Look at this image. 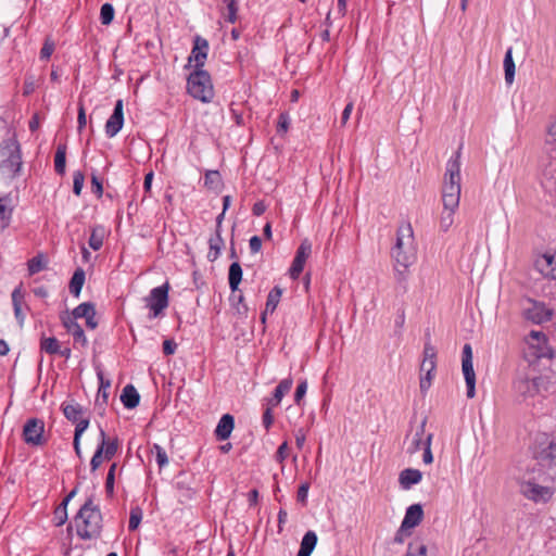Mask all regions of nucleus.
<instances>
[{"mask_svg":"<svg viewBox=\"0 0 556 556\" xmlns=\"http://www.w3.org/2000/svg\"><path fill=\"white\" fill-rule=\"evenodd\" d=\"M177 344L173 340H165L163 342V352L165 355H173L176 352Z\"/></svg>","mask_w":556,"mask_h":556,"instance_id":"64","label":"nucleus"},{"mask_svg":"<svg viewBox=\"0 0 556 556\" xmlns=\"http://www.w3.org/2000/svg\"><path fill=\"white\" fill-rule=\"evenodd\" d=\"M47 268V260L43 254H38L30 258L27 263L28 274L30 276Z\"/></svg>","mask_w":556,"mask_h":556,"instance_id":"37","label":"nucleus"},{"mask_svg":"<svg viewBox=\"0 0 556 556\" xmlns=\"http://www.w3.org/2000/svg\"><path fill=\"white\" fill-rule=\"evenodd\" d=\"M124 103L122 99L115 102L114 111L105 123V134L109 138L116 136L124 125Z\"/></svg>","mask_w":556,"mask_h":556,"instance_id":"16","label":"nucleus"},{"mask_svg":"<svg viewBox=\"0 0 556 556\" xmlns=\"http://www.w3.org/2000/svg\"><path fill=\"white\" fill-rule=\"evenodd\" d=\"M242 279V268L239 263L235 262L229 267V286L235 291Z\"/></svg>","mask_w":556,"mask_h":556,"instance_id":"38","label":"nucleus"},{"mask_svg":"<svg viewBox=\"0 0 556 556\" xmlns=\"http://www.w3.org/2000/svg\"><path fill=\"white\" fill-rule=\"evenodd\" d=\"M422 473L418 469L406 468L400 472L399 482L402 489L408 490L421 481Z\"/></svg>","mask_w":556,"mask_h":556,"instance_id":"24","label":"nucleus"},{"mask_svg":"<svg viewBox=\"0 0 556 556\" xmlns=\"http://www.w3.org/2000/svg\"><path fill=\"white\" fill-rule=\"evenodd\" d=\"M554 480L544 473L526 468L518 477L519 491L529 501L546 503L554 495V489L547 483Z\"/></svg>","mask_w":556,"mask_h":556,"instance_id":"2","label":"nucleus"},{"mask_svg":"<svg viewBox=\"0 0 556 556\" xmlns=\"http://www.w3.org/2000/svg\"><path fill=\"white\" fill-rule=\"evenodd\" d=\"M89 422H90V416H86L85 418L83 419H79L78 421L74 422L75 424V431H74V439H79L81 438L83 433L87 430V428L89 427Z\"/></svg>","mask_w":556,"mask_h":556,"instance_id":"50","label":"nucleus"},{"mask_svg":"<svg viewBox=\"0 0 556 556\" xmlns=\"http://www.w3.org/2000/svg\"><path fill=\"white\" fill-rule=\"evenodd\" d=\"M168 283L153 288L146 299L150 309L149 318H156L168 306Z\"/></svg>","mask_w":556,"mask_h":556,"instance_id":"10","label":"nucleus"},{"mask_svg":"<svg viewBox=\"0 0 556 556\" xmlns=\"http://www.w3.org/2000/svg\"><path fill=\"white\" fill-rule=\"evenodd\" d=\"M553 311L544 303L531 301V306L525 311V317L534 324H542L552 318Z\"/></svg>","mask_w":556,"mask_h":556,"instance_id":"17","label":"nucleus"},{"mask_svg":"<svg viewBox=\"0 0 556 556\" xmlns=\"http://www.w3.org/2000/svg\"><path fill=\"white\" fill-rule=\"evenodd\" d=\"M308 489H309V484L307 482L302 483L299 486L298 494H296V497H298L299 502H301V503H305L306 502L307 494H308Z\"/></svg>","mask_w":556,"mask_h":556,"instance_id":"62","label":"nucleus"},{"mask_svg":"<svg viewBox=\"0 0 556 556\" xmlns=\"http://www.w3.org/2000/svg\"><path fill=\"white\" fill-rule=\"evenodd\" d=\"M432 437H433L432 433H428L427 434L426 443H425V446L422 447V450H424L422 460L427 465H429V464H431L433 462V455H432V452H431Z\"/></svg>","mask_w":556,"mask_h":556,"instance_id":"52","label":"nucleus"},{"mask_svg":"<svg viewBox=\"0 0 556 556\" xmlns=\"http://www.w3.org/2000/svg\"><path fill=\"white\" fill-rule=\"evenodd\" d=\"M77 124H78L79 132L85 128V126L87 124L85 108L81 103L79 104V108H78Z\"/></svg>","mask_w":556,"mask_h":556,"instance_id":"61","label":"nucleus"},{"mask_svg":"<svg viewBox=\"0 0 556 556\" xmlns=\"http://www.w3.org/2000/svg\"><path fill=\"white\" fill-rule=\"evenodd\" d=\"M235 429V417L230 414H225L219 419L214 435L218 441H225L229 439Z\"/></svg>","mask_w":556,"mask_h":556,"instance_id":"23","label":"nucleus"},{"mask_svg":"<svg viewBox=\"0 0 556 556\" xmlns=\"http://www.w3.org/2000/svg\"><path fill=\"white\" fill-rule=\"evenodd\" d=\"M11 298H12L13 308H16V307L23 308V306L25 305V293L23 291L22 285L17 286L13 290Z\"/></svg>","mask_w":556,"mask_h":556,"instance_id":"44","label":"nucleus"},{"mask_svg":"<svg viewBox=\"0 0 556 556\" xmlns=\"http://www.w3.org/2000/svg\"><path fill=\"white\" fill-rule=\"evenodd\" d=\"M85 176L80 170H76L73 174V192L75 195H80L84 187Z\"/></svg>","mask_w":556,"mask_h":556,"instance_id":"49","label":"nucleus"},{"mask_svg":"<svg viewBox=\"0 0 556 556\" xmlns=\"http://www.w3.org/2000/svg\"><path fill=\"white\" fill-rule=\"evenodd\" d=\"M208 42L206 39L195 36L192 51L188 58V64L186 67L193 68L192 71L203 70L207 58L206 48Z\"/></svg>","mask_w":556,"mask_h":556,"instance_id":"13","label":"nucleus"},{"mask_svg":"<svg viewBox=\"0 0 556 556\" xmlns=\"http://www.w3.org/2000/svg\"><path fill=\"white\" fill-rule=\"evenodd\" d=\"M531 356L535 358H552L553 351L547 344L546 336L541 331H531L527 338Z\"/></svg>","mask_w":556,"mask_h":556,"instance_id":"12","label":"nucleus"},{"mask_svg":"<svg viewBox=\"0 0 556 556\" xmlns=\"http://www.w3.org/2000/svg\"><path fill=\"white\" fill-rule=\"evenodd\" d=\"M207 84L208 73L205 70L192 71L187 78V91L192 98L206 103L208 102L206 96Z\"/></svg>","mask_w":556,"mask_h":556,"instance_id":"8","label":"nucleus"},{"mask_svg":"<svg viewBox=\"0 0 556 556\" xmlns=\"http://www.w3.org/2000/svg\"><path fill=\"white\" fill-rule=\"evenodd\" d=\"M121 401L126 408L131 409L139 405L140 395L132 384H127L123 389Z\"/></svg>","mask_w":556,"mask_h":556,"instance_id":"26","label":"nucleus"},{"mask_svg":"<svg viewBox=\"0 0 556 556\" xmlns=\"http://www.w3.org/2000/svg\"><path fill=\"white\" fill-rule=\"evenodd\" d=\"M70 318H74L75 321L79 318L86 319V326L89 329H96L98 326V321L96 320V308L94 304L91 302L80 303L77 307H75L70 315Z\"/></svg>","mask_w":556,"mask_h":556,"instance_id":"18","label":"nucleus"},{"mask_svg":"<svg viewBox=\"0 0 556 556\" xmlns=\"http://www.w3.org/2000/svg\"><path fill=\"white\" fill-rule=\"evenodd\" d=\"M238 7L236 0H223L222 15L225 21L235 23L237 20Z\"/></svg>","mask_w":556,"mask_h":556,"instance_id":"35","label":"nucleus"},{"mask_svg":"<svg viewBox=\"0 0 556 556\" xmlns=\"http://www.w3.org/2000/svg\"><path fill=\"white\" fill-rule=\"evenodd\" d=\"M250 250L253 254L258 253L262 249V240L258 236H253L249 241Z\"/></svg>","mask_w":556,"mask_h":556,"instance_id":"63","label":"nucleus"},{"mask_svg":"<svg viewBox=\"0 0 556 556\" xmlns=\"http://www.w3.org/2000/svg\"><path fill=\"white\" fill-rule=\"evenodd\" d=\"M292 384V378H286L279 382L274 392V394L276 395V402H281L283 395L291 390Z\"/></svg>","mask_w":556,"mask_h":556,"instance_id":"39","label":"nucleus"},{"mask_svg":"<svg viewBox=\"0 0 556 556\" xmlns=\"http://www.w3.org/2000/svg\"><path fill=\"white\" fill-rule=\"evenodd\" d=\"M223 187L220 175L217 170H211V189L220 190Z\"/></svg>","mask_w":556,"mask_h":556,"instance_id":"60","label":"nucleus"},{"mask_svg":"<svg viewBox=\"0 0 556 556\" xmlns=\"http://www.w3.org/2000/svg\"><path fill=\"white\" fill-rule=\"evenodd\" d=\"M460 149L447 161L442 185L443 206L458 207L460 201Z\"/></svg>","mask_w":556,"mask_h":556,"instance_id":"4","label":"nucleus"},{"mask_svg":"<svg viewBox=\"0 0 556 556\" xmlns=\"http://www.w3.org/2000/svg\"><path fill=\"white\" fill-rule=\"evenodd\" d=\"M281 290L275 287L267 296L266 311L274 312L280 301Z\"/></svg>","mask_w":556,"mask_h":556,"instance_id":"42","label":"nucleus"},{"mask_svg":"<svg viewBox=\"0 0 556 556\" xmlns=\"http://www.w3.org/2000/svg\"><path fill=\"white\" fill-rule=\"evenodd\" d=\"M65 418L72 424L89 415L88 409L74 401L64 402L61 405Z\"/></svg>","mask_w":556,"mask_h":556,"instance_id":"22","label":"nucleus"},{"mask_svg":"<svg viewBox=\"0 0 556 556\" xmlns=\"http://www.w3.org/2000/svg\"><path fill=\"white\" fill-rule=\"evenodd\" d=\"M23 440L26 444L41 446L47 443L45 438V422L39 418H29L23 427Z\"/></svg>","mask_w":556,"mask_h":556,"instance_id":"9","label":"nucleus"},{"mask_svg":"<svg viewBox=\"0 0 556 556\" xmlns=\"http://www.w3.org/2000/svg\"><path fill=\"white\" fill-rule=\"evenodd\" d=\"M546 377L534 375L528 370L519 372L514 380V392L522 401H528L547 390Z\"/></svg>","mask_w":556,"mask_h":556,"instance_id":"6","label":"nucleus"},{"mask_svg":"<svg viewBox=\"0 0 556 556\" xmlns=\"http://www.w3.org/2000/svg\"><path fill=\"white\" fill-rule=\"evenodd\" d=\"M534 463L527 468L556 479V442L535 445L532 450Z\"/></svg>","mask_w":556,"mask_h":556,"instance_id":"7","label":"nucleus"},{"mask_svg":"<svg viewBox=\"0 0 556 556\" xmlns=\"http://www.w3.org/2000/svg\"><path fill=\"white\" fill-rule=\"evenodd\" d=\"M104 443L99 444L91 460H90V467L92 471H96L102 464L104 458Z\"/></svg>","mask_w":556,"mask_h":556,"instance_id":"46","label":"nucleus"},{"mask_svg":"<svg viewBox=\"0 0 556 556\" xmlns=\"http://www.w3.org/2000/svg\"><path fill=\"white\" fill-rule=\"evenodd\" d=\"M22 151L16 136L5 138L0 143V174L8 179H14L22 169Z\"/></svg>","mask_w":556,"mask_h":556,"instance_id":"5","label":"nucleus"},{"mask_svg":"<svg viewBox=\"0 0 556 556\" xmlns=\"http://www.w3.org/2000/svg\"><path fill=\"white\" fill-rule=\"evenodd\" d=\"M91 190L98 198L103 194L102 181L96 175L91 177Z\"/></svg>","mask_w":556,"mask_h":556,"instance_id":"58","label":"nucleus"},{"mask_svg":"<svg viewBox=\"0 0 556 556\" xmlns=\"http://www.w3.org/2000/svg\"><path fill=\"white\" fill-rule=\"evenodd\" d=\"M437 368V351L429 342L424 346V359L420 365V372H434Z\"/></svg>","mask_w":556,"mask_h":556,"instance_id":"25","label":"nucleus"},{"mask_svg":"<svg viewBox=\"0 0 556 556\" xmlns=\"http://www.w3.org/2000/svg\"><path fill=\"white\" fill-rule=\"evenodd\" d=\"M458 207L443 206L439 219V227L442 231L446 232L454 224V215Z\"/></svg>","mask_w":556,"mask_h":556,"instance_id":"32","label":"nucleus"},{"mask_svg":"<svg viewBox=\"0 0 556 556\" xmlns=\"http://www.w3.org/2000/svg\"><path fill=\"white\" fill-rule=\"evenodd\" d=\"M36 89L35 79L33 76H27L24 81L23 94L29 96Z\"/></svg>","mask_w":556,"mask_h":556,"instance_id":"59","label":"nucleus"},{"mask_svg":"<svg viewBox=\"0 0 556 556\" xmlns=\"http://www.w3.org/2000/svg\"><path fill=\"white\" fill-rule=\"evenodd\" d=\"M462 370L467 387V397L472 399L476 394V374L472 365V349L466 343L462 354Z\"/></svg>","mask_w":556,"mask_h":556,"instance_id":"11","label":"nucleus"},{"mask_svg":"<svg viewBox=\"0 0 556 556\" xmlns=\"http://www.w3.org/2000/svg\"><path fill=\"white\" fill-rule=\"evenodd\" d=\"M391 256L394 262V278L406 291L409 267L416 261L414 232L409 224L397 229L396 241L392 248Z\"/></svg>","mask_w":556,"mask_h":556,"instance_id":"1","label":"nucleus"},{"mask_svg":"<svg viewBox=\"0 0 556 556\" xmlns=\"http://www.w3.org/2000/svg\"><path fill=\"white\" fill-rule=\"evenodd\" d=\"M433 377H434V372H432V371L424 372V374L420 372V391H421V393H426L429 390V388L431 387Z\"/></svg>","mask_w":556,"mask_h":556,"instance_id":"54","label":"nucleus"},{"mask_svg":"<svg viewBox=\"0 0 556 556\" xmlns=\"http://www.w3.org/2000/svg\"><path fill=\"white\" fill-rule=\"evenodd\" d=\"M66 144H59L54 155V169L59 175L65 174Z\"/></svg>","mask_w":556,"mask_h":556,"instance_id":"34","label":"nucleus"},{"mask_svg":"<svg viewBox=\"0 0 556 556\" xmlns=\"http://www.w3.org/2000/svg\"><path fill=\"white\" fill-rule=\"evenodd\" d=\"M142 520V509L139 506H135L130 509L128 529L135 531L138 529Z\"/></svg>","mask_w":556,"mask_h":556,"instance_id":"40","label":"nucleus"},{"mask_svg":"<svg viewBox=\"0 0 556 556\" xmlns=\"http://www.w3.org/2000/svg\"><path fill=\"white\" fill-rule=\"evenodd\" d=\"M99 437H100V444L104 443V458L106 460L112 459L118 450V439L114 438L113 440H108L105 431L102 427H99Z\"/></svg>","mask_w":556,"mask_h":556,"instance_id":"27","label":"nucleus"},{"mask_svg":"<svg viewBox=\"0 0 556 556\" xmlns=\"http://www.w3.org/2000/svg\"><path fill=\"white\" fill-rule=\"evenodd\" d=\"M426 424L427 420L424 419L415 429V432L408 438V446H407V453L414 454L421 450L425 446L426 443Z\"/></svg>","mask_w":556,"mask_h":556,"instance_id":"21","label":"nucleus"},{"mask_svg":"<svg viewBox=\"0 0 556 556\" xmlns=\"http://www.w3.org/2000/svg\"><path fill=\"white\" fill-rule=\"evenodd\" d=\"M104 237H105L104 227L100 226V225L94 226L91 229V233H90V237L88 240L89 247L94 251L100 250L103 245Z\"/></svg>","mask_w":556,"mask_h":556,"instance_id":"31","label":"nucleus"},{"mask_svg":"<svg viewBox=\"0 0 556 556\" xmlns=\"http://www.w3.org/2000/svg\"><path fill=\"white\" fill-rule=\"evenodd\" d=\"M152 452L155 454V459L160 468L168 464L166 451L159 444H153Z\"/></svg>","mask_w":556,"mask_h":556,"instance_id":"47","label":"nucleus"},{"mask_svg":"<svg viewBox=\"0 0 556 556\" xmlns=\"http://www.w3.org/2000/svg\"><path fill=\"white\" fill-rule=\"evenodd\" d=\"M545 146L549 153L556 152V121L548 128Z\"/></svg>","mask_w":556,"mask_h":556,"instance_id":"45","label":"nucleus"},{"mask_svg":"<svg viewBox=\"0 0 556 556\" xmlns=\"http://www.w3.org/2000/svg\"><path fill=\"white\" fill-rule=\"evenodd\" d=\"M114 7L111 3H104L100 10V20L103 25H110L114 18Z\"/></svg>","mask_w":556,"mask_h":556,"instance_id":"41","label":"nucleus"},{"mask_svg":"<svg viewBox=\"0 0 556 556\" xmlns=\"http://www.w3.org/2000/svg\"><path fill=\"white\" fill-rule=\"evenodd\" d=\"M61 343L55 337H42L40 339V350L50 355H56L60 352Z\"/></svg>","mask_w":556,"mask_h":556,"instance_id":"36","label":"nucleus"},{"mask_svg":"<svg viewBox=\"0 0 556 556\" xmlns=\"http://www.w3.org/2000/svg\"><path fill=\"white\" fill-rule=\"evenodd\" d=\"M115 470H116V464H112L108 471V476H106V480H105V490L108 493H113Z\"/></svg>","mask_w":556,"mask_h":556,"instance_id":"56","label":"nucleus"},{"mask_svg":"<svg viewBox=\"0 0 556 556\" xmlns=\"http://www.w3.org/2000/svg\"><path fill=\"white\" fill-rule=\"evenodd\" d=\"M534 265L542 276L556 280V251L545 252L538 256Z\"/></svg>","mask_w":556,"mask_h":556,"instance_id":"15","label":"nucleus"},{"mask_svg":"<svg viewBox=\"0 0 556 556\" xmlns=\"http://www.w3.org/2000/svg\"><path fill=\"white\" fill-rule=\"evenodd\" d=\"M67 505H64V503H61L54 510V516L56 519V526H62L67 520Z\"/></svg>","mask_w":556,"mask_h":556,"instance_id":"53","label":"nucleus"},{"mask_svg":"<svg viewBox=\"0 0 556 556\" xmlns=\"http://www.w3.org/2000/svg\"><path fill=\"white\" fill-rule=\"evenodd\" d=\"M54 49H55L54 41L50 37H47L45 39L43 46L40 50V59L49 60L50 56L52 55V53L54 52Z\"/></svg>","mask_w":556,"mask_h":556,"instance_id":"48","label":"nucleus"},{"mask_svg":"<svg viewBox=\"0 0 556 556\" xmlns=\"http://www.w3.org/2000/svg\"><path fill=\"white\" fill-rule=\"evenodd\" d=\"M406 556H428L427 546L421 542H410Z\"/></svg>","mask_w":556,"mask_h":556,"instance_id":"43","label":"nucleus"},{"mask_svg":"<svg viewBox=\"0 0 556 556\" xmlns=\"http://www.w3.org/2000/svg\"><path fill=\"white\" fill-rule=\"evenodd\" d=\"M306 390H307V382H306V380H303L298 384L295 393H294V402L298 405L301 403L302 399L304 397Z\"/></svg>","mask_w":556,"mask_h":556,"instance_id":"57","label":"nucleus"},{"mask_svg":"<svg viewBox=\"0 0 556 556\" xmlns=\"http://www.w3.org/2000/svg\"><path fill=\"white\" fill-rule=\"evenodd\" d=\"M8 197L0 198V219L4 222L3 226H7L12 214V208L7 205Z\"/></svg>","mask_w":556,"mask_h":556,"instance_id":"51","label":"nucleus"},{"mask_svg":"<svg viewBox=\"0 0 556 556\" xmlns=\"http://www.w3.org/2000/svg\"><path fill=\"white\" fill-rule=\"evenodd\" d=\"M230 201H231V197L230 195H225L223 198V212L222 214H219L216 218V237H217V241L215 243H213L211 241V251L212 250H215L216 254H218L220 248L224 245V242L223 240L220 239L219 237V227H220V223H222V219L224 217V214H225V211L229 207L230 205Z\"/></svg>","mask_w":556,"mask_h":556,"instance_id":"30","label":"nucleus"},{"mask_svg":"<svg viewBox=\"0 0 556 556\" xmlns=\"http://www.w3.org/2000/svg\"><path fill=\"white\" fill-rule=\"evenodd\" d=\"M317 544V535L314 531H307L302 538L296 556H311Z\"/></svg>","mask_w":556,"mask_h":556,"instance_id":"28","label":"nucleus"},{"mask_svg":"<svg viewBox=\"0 0 556 556\" xmlns=\"http://www.w3.org/2000/svg\"><path fill=\"white\" fill-rule=\"evenodd\" d=\"M289 125H290V116L288 115V113H281L278 118L277 132L286 134L289 129Z\"/></svg>","mask_w":556,"mask_h":556,"instance_id":"55","label":"nucleus"},{"mask_svg":"<svg viewBox=\"0 0 556 556\" xmlns=\"http://www.w3.org/2000/svg\"><path fill=\"white\" fill-rule=\"evenodd\" d=\"M61 320L66 331L73 336L75 343H79L81 346H86L88 344V340L81 326L75 321L74 318H70V315H65L61 317Z\"/></svg>","mask_w":556,"mask_h":556,"instance_id":"20","label":"nucleus"},{"mask_svg":"<svg viewBox=\"0 0 556 556\" xmlns=\"http://www.w3.org/2000/svg\"><path fill=\"white\" fill-rule=\"evenodd\" d=\"M85 280H86L85 270L83 268L78 267L74 271V274L71 278L70 285H68L71 294H73L75 298H78L81 292Z\"/></svg>","mask_w":556,"mask_h":556,"instance_id":"29","label":"nucleus"},{"mask_svg":"<svg viewBox=\"0 0 556 556\" xmlns=\"http://www.w3.org/2000/svg\"><path fill=\"white\" fill-rule=\"evenodd\" d=\"M77 535L83 540H94L102 532V514L91 498H88L75 516Z\"/></svg>","mask_w":556,"mask_h":556,"instance_id":"3","label":"nucleus"},{"mask_svg":"<svg viewBox=\"0 0 556 556\" xmlns=\"http://www.w3.org/2000/svg\"><path fill=\"white\" fill-rule=\"evenodd\" d=\"M424 518V509L420 504L410 505L405 513L404 519L401 523V532L409 531L417 527Z\"/></svg>","mask_w":556,"mask_h":556,"instance_id":"19","label":"nucleus"},{"mask_svg":"<svg viewBox=\"0 0 556 556\" xmlns=\"http://www.w3.org/2000/svg\"><path fill=\"white\" fill-rule=\"evenodd\" d=\"M312 252V243L304 239L300 247L298 248L295 257L291 264V267L289 269L290 277L292 279L299 278L300 274L303 271L304 265L306 263V260L308 258L309 254Z\"/></svg>","mask_w":556,"mask_h":556,"instance_id":"14","label":"nucleus"},{"mask_svg":"<svg viewBox=\"0 0 556 556\" xmlns=\"http://www.w3.org/2000/svg\"><path fill=\"white\" fill-rule=\"evenodd\" d=\"M505 81L511 85L515 78V62L513 60V49L508 48L504 58Z\"/></svg>","mask_w":556,"mask_h":556,"instance_id":"33","label":"nucleus"}]
</instances>
